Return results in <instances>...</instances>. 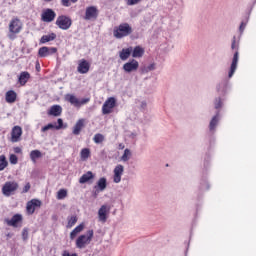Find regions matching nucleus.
I'll return each mask as SVG.
<instances>
[{
    "label": "nucleus",
    "instance_id": "10",
    "mask_svg": "<svg viewBox=\"0 0 256 256\" xmlns=\"http://www.w3.org/2000/svg\"><path fill=\"white\" fill-rule=\"evenodd\" d=\"M99 17V10L96 6H90L86 8L84 19L85 21H95Z\"/></svg>",
    "mask_w": 256,
    "mask_h": 256
},
{
    "label": "nucleus",
    "instance_id": "34",
    "mask_svg": "<svg viewBox=\"0 0 256 256\" xmlns=\"http://www.w3.org/2000/svg\"><path fill=\"white\" fill-rule=\"evenodd\" d=\"M9 163L7 162V157L5 155L0 156V171H3Z\"/></svg>",
    "mask_w": 256,
    "mask_h": 256
},
{
    "label": "nucleus",
    "instance_id": "8",
    "mask_svg": "<svg viewBox=\"0 0 256 256\" xmlns=\"http://www.w3.org/2000/svg\"><path fill=\"white\" fill-rule=\"evenodd\" d=\"M55 17H57V13L51 8H46L41 13V21H43V23H53Z\"/></svg>",
    "mask_w": 256,
    "mask_h": 256
},
{
    "label": "nucleus",
    "instance_id": "41",
    "mask_svg": "<svg viewBox=\"0 0 256 256\" xmlns=\"http://www.w3.org/2000/svg\"><path fill=\"white\" fill-rule=\"evenodd\" d=\"M49 129H55V125L48 124V125L42 127L41 131H42V133H46V131H49Z\"/></svg>",
    "mask_w": 256,
    "mask_h": 256
},
{
    "label": "nucleus",
    "instance_id": "21",
    "mask_svg": "<svg viewBox=\"0 0 256 256\" xmlns=\"http://www.w3.org/2000/svg\"><path fill=\"white\" fill-rule=\"evenodd\" d=\"M132 52L133 47L124 48L119 52V57L122 61H127V59L131 57Z\"/></svg>",
    "mask_w": 256,
    "mask_h": 256
},
{
    "label": "nucleus",
    "instance_id": "47",
    "mask_svg": "<svg viewBox=\"0 0 256 256\" xmlns=\"http://www.w3.org/2000/svg\"><path fill=\"white\" fill-rule=\"evenodd\" d=\"M62 256H77V253L70 254L69 251L64 250Z\"/></svg>",
    "mask_w": 256,
    "mask_h": 256
},
{
    "label": "nucleus",
    "instance_id": "42",
    "mask_svg": "<svg viewBox=\"0 0 256 256\" xmlns=\"http://www.w3.org/2000/svg\"><path fill=\"white\" fill-rule=\"evenodd\" d=\"M57 123H58V125H57V126H54L55 129H56L57 131H59V129H63V119L59 118V119L57 120Z\"/></svg>",
    "mask_w": 256,
    "mask_h": 256
},
{
    "label": "nucleus",
    "instance_id": "6",
    "mask_svg": "<svg viewBox=\"0 0 256 256\" xmlns=\"http://www.w3.org/2000/svg\"><path fill=\"white\" fill-rule=\"evenodd\" d=\"M55 23L62 31H67V29H70L71 25H73L71 18L65 15L58 16Z\"/></svg>",
    "mask_w": 256,
    "mask_h": 256
},
{
    "label": "nucleus",
    "instance_id": "7",
    "mask_svg": "<svg viewBox=\"0 0 256 256\" xmlns=\"http://www.w3.org/2000/svg\"><path fill=\"white\" fill-rule=\"evenodd\" d=\"M117 106V100L114 97L108 98L102 105V115H110Z\"/></svg>",
    "mask_w": 256,
    "mask_h": 256
},
{
    "label": "nucleus",
    "instance_id": "50",
    "mask_svg": "<svg viewBox=\"0 0 256 256\" xmlns=\"http://www.w3.org/2000/svg\"><path fill=\"white\" fill-rule=\"evenodd\" d=\"M46 3H51L53 0H44Z\"/></svg>",
    "mask_w": 256,
    "mask_h": 256
},
{
    "label": "nucleus",
    "instance_id": "35",
    "mask_svg": "<svg viewBox=\"0 0 256 256\" xmlns=\"http://www.w3.org/2000/svg\"><path fill=\"white\" fill-rule=\"evenodd\" d=\"M65 197H67V189H60L57 192V199L62 200V199H65Z\"/></svg>",
    "mask_w": 256,
    "mask_h": 256
},
{
    "label": "nucleus",
    "instance_id": "5",
    "mask_svg": "<svg viewBox=\"0 0 256 256\" xmlns=\"http://www.w3.org/2000/svg\"><path fill=\"white\" fill-rule=\"evenodd\" d=\"M19 189V183L16 181H7L2 186V194L4 197H11V195H15L17 190Z\"/></svg>",
    "mask_w": 256,
    "mask_h": 256
},
{
    "label": "nucleus",
    "instance_id": "45",
    "mask_svg": "<svg viewBox=\"0 0 256 256\" xmlns=\"http://www.w3.org/2000/svg\"><path fill=\"white\" fill-rule=\"evenodd\" d=\"M31 189V184L30 183H26V185L24 186L22 193H29V190Z\"/></svg>",
    "mask_w": 256,
    "mask_h": 256
},
{
    "label": "nucleus",
    "instance_id": "14",
    "mask_svg": "<svg viewBox=\"0 0 256 256\" xmlns=\"http://www.w3.org/2000/svg\"><path fill=\"white\" fill-rule=\"evenodd\" d=\"M66 101H68V103H71V105H74V107H81V105L89 103V99H83L82 101H79L73 94H68L66 96Z\"/></svg>",
    "mask_w": 256,
    "mask_h": 256
},
{
    "label": "nucleus",
    "instance_id": "27",
    "mask_svg": "<svg viewBox=\"0 0 256 256\" xmlns=\"http://www.w3.org/2000/svg\"><path fill=\"white\" fill-rule=\"evenodd\" d=\"M94 189H98L99 191H105V189H107V178H100L97 184L94 186Z\"/></svg>",
    "mask_w": 256,
    "mask_h": 256
},
{
    "label": "nucleus",
    "instance_id": "19",
    "mask_svg": "<svg viewBox=\"0 0 256 256\" xmlns=\"http://www.w3.org/2000/svg\"><path fill=\"white\" fill-rule=\"evenodd\" d=\"M83 127H85V119L81 118L76 122V124L73 127V135H80L81 131L83 130Z\"/></svg>",
    "mask_w": 256,
    "mask_h": 256
},
{
    "label": "nucleus",
    "instance_id": "46",
    "mask_svg": "<svg viewBox=\"0 0 256 256\" xmlns=\"http://www.w3.org/2000/svg\"><path fill=\"white\" fill-rule=\"evenodd\" d=\"M14 153L19 155L23 153V150L21 149V147L17 146V147H14Z\"/></svg>",
    "mask_w": 256,
    "mask_h": 256
},
{
    "label": "nucleus",
    "instance_id": "33",
    "mask_svg": "<svg viewBox=\"0 0 256 256\" xmlns=\"http://www.w3.org/2000/svg\"><path fill=\"white\" fill-rule=\"evenodd\" d=\"M93 141L99 145V143H103V141H105V136L101 133H97L94 135Z\"/></svg>",
    "mask_w": 256,
    "mask_h": 256
},
{
    "label": "nucleus",
    "instance_id": "2",
    "mask_svg": "<svg viewBox=\"0 0 256 256\" xmlns=\"http://www.w3.org/2000/svg\"><path fill=\"white\" fill-rule=\"evenodd\" d=\"M133 33V28L129 23H121L120 25L114 27L113 35L115 39H123L124 37H129Z\"/></svg>",
    "mask_w": 256,
    "mask_h": 256
},
{
    "label": "nucleus",
    "instance_id": "15",
    "mask_svg": "<svg viewBox=\"0 0 256 256\" xmlns=\"http://www.w3.org/2000/svg\"><path fill=\"white\" fill-rule=\"evenodd\" d=\"M89 69H91V64L85 59H81L78 63L77 71L81 73V75H85L89 73Z\"/></svg>",
    "mask_w": 256,
    "mask_h": 256
},
{
    "label": "nucleus",
    "instance_id": "48",
    "mask_svg": "<svg viewBox=\"0 0 256 256\" xmlns=\"http://www.w3.org/2000/svg\"><path fill=\"white\" fill-rule=\"evenodd\" d=\"M240 32L241 33H243V31H245V24L242 22L241 24H240Z\"/></svg>",
    "mask_w": 256,
    "mask_h": 256
},
{
    "label": "nucleus",
    "instance_id": "16",
    "mask_svg": "<svg viewBox=\"0 0 256 256\" xmlns=\"http://www.w3.org/2000/svg\"><path fill=\"white\" fill-rule=\"evenodd\" d=\"M23 135V129L20 126H14L11 132L12 143H17L21 136Z\"/></svg>",
    "mask_w": 256,
    "mask_h": 256
},
{
    "label": "nucleus",
    "instance_id": "39",
    "mask_svg": "<svg viewBox=\"0 0 256 256\" xmlns=\"http://www.w3.org/2000/svg\"><path fill=\"white\" fill-rule=\"evenodd\" d=\"M149 71H155V63H152L149 66L142 68V73H149Z\"/></svg>",
    "mask_w": 256,
    "mask_h": 256
},
{
    "label": "nucleus",
    "instance_id": "13",
    "mask_svg": "<svg viewBox=\"0 0 256 256\" xmlns=\"http://www.w3.org/2000/svg\"><path fill=\"white\" fill-rule=\"evenodd\" d=\"M123 69L126 73H133V71H137V69H139V62L132 59L123 65Z\"/></svg>",
    "mask_w": 256,
    "mask_h": 256
},
{
    "label": "nucleus",
    "instance_id": "38",
    "mask_svg": "<svg viewBox=\"0 0 256 256\" xmlns=\"http://www.w3.org/2000/svg\"><path fill=\"white\" fill-rule=\"evenodd\" d=\"M9 161L11 165H17V163H19V158L15 154H10Z\"/></svg>",
    "mask_w": 256,
    "mask_h": 256
},
{
    "label": "nucleus",
    "instance_id": "37",
    "mask_svg": "<svg viewBox=\"0 0 256 256\" xmlns=\"http://www.w3.org/2000/svg\"><path fill=\"white\" fill-rule=\"evenodd\" d=\"M131 157V150L125 149L124 154L122 155V161H129Z\"/></svg>",
    "mask_w": 256,
    "mask_h": 256
},
{
    "label": "nucleus",
    "instance_id": "44",
    "mask_svg": "<svg viewBox=\"0 0 256 256\" xmlns=\"http://www.w3.org/2000/svg\"><path fill=\"white\" fill-rule=\"evenodd\" d=\"M127 5H137L138 3H141V0H127Z\"/></svg>",
    "mask_w": 256,
    "mask_h": 256
},
{
    "label": "nucleus",
    "instance_id": "3",
    "mask_svg": "<svg viewBox=\"0 0 256 256\" xmlns=\"http://www.w3.org/2000/svg\"><path fill=\"white\" fill-rule=\"evenodd\" d=\"M231 49L235 50L232 63L230 66V71L228 77L231 78L235 75V71H237V63H239V43L237 42V37H233Z\"/></svg>",
    "mask_w": 256,
    "mask_h": 256
},
{
    "label": "nucleus",
    "instance_id": "51",
    "mask_svg": "<svg viewBox=\"0 0 256 256\" xmlns=\"http://www.w3.org/2000/svg\"><path fill=\"white\" fill-rule=\"evenodd\" d=\"M36 69H39V63L36 65Z\"/></svg>",
    "mask_w": 256,
    "mask_h": 256
},
{
    "label": "nucleus",
    "instance_id": "22",
    "mask_svg": "<svg viewBox=\"0 0 256 256\" xmlns=\"http://www.w3.org/2000/svg\"><path fill=\"white\" fill-rule=\"evenodd\" d=\"M6 103H15L17 101V92L14 90H9L5 94Z\"/></svg>",
    "mask_w": 256,
    "mask_h": 256
},
{
    "label": "nucleus",
    "instance_id": "11",
    "mask_svg": "<svg viewBox=\"0 0 256 256\" xmlns=\"http://www.w3.org/2000/svg\"><path fill=\"white\" fill-rule=\"evenodd\" d=\"M41 207V200L32 199L26 204V213L27 215H33L35 213V209H39Z\"/></svg>",
    "mask_w": 256,
    "mask_h": 256
},
{
    "label": "nucleus",
    "instance_id": "23",
    "mask_svg": "<svg viewBox=\"0 0 256 256\" xmlns=\"http://www.w3.org/2000/svg\"><path fill=\"white\" fill-rule=\"evenodd\" d=\"M145 55V49L141 46H136L134 49L132 48V57L134 59H139Z\"/></svg>",
    "mask_w": 256,
    "mask_h": 256
},
{
    "label": "nucleus",
    "instance_id": "9",
    "mask_svg": "<svg viewBox=\"0 0 256 256\" xmlns=\"http://www.w3.org/2000/svg\"><path fill=\"white\" fill-rule=\"evenodd\" d=\"M5 223L8 225V227H21L23 225V215L15 214L11 219H5Z\"/></svg>",
    "mask_w": 256,
    "mask_h": 256
},
{
    "label": "nucleus",
    "instance_id": "32",
    "mask_svg": "<svg viewBox=\"0 0 256 256\" xmlns=\"http://www.w3.org/2000/svg\"><path fill=\"white\" fill-rule=\"evenodd\" d=\"M77 216H70L68 217V223L66 225L67 229H71V227L75 226V224L77 223Z\"/></svg>",
    "mask_w": 256,
    "mask_h": 256
},
{
    "label": "nucleus",
    "instance_id": "1",
    "mask_svg": "<svg viewBox=\"0 0 256 256\" xmlns=\"http://www.w3.org/2000/svg\"><path fill=\"white\" fill-rule=\"evenodd\" d=\"M23 21L19 17H13L8 23L7 37L10 41H15L17 35L23 31Z\"/></svg>",
    "mask_w": 256,
    "mask_h": 256
},
{
    "label": "nucleus",
    "instance_id": "17",
    "mask_svg": "<svg viewBox=\"0 0 256 256\" xmlns=\"http://www.w3.org/2000/svg\"><path fill=\"white\" fill-rule=\"evenodd\" d=\"M109 211H111V208L109 206L102 205L98 211L99 221H102V223H106L107 215H109Z\"/></svg>",
    "mask_w": 256,
    "mask_h": 256
},
{
    "label": "nucleus",
    "instance_id": "43",
    "mask_svg": "<svg viewBox=\"0 0 256 256\" xmlns=\"http://www.w3.org/2000/svg\"><path fill=\"white\" fill-rule=\"evenodd\" d=\"M223 103L221 102V98H217L215 101V109H221Z\"/></svg>",
    "mask_w": 256,
    "mask_h": 256
},
{
    "label": "nucleus",
    "instance_id": "40",
    "mask_svg": "<svg viewBox=\"0 0 256 256\" xmlns=\"http://www.w3.org/2000/svg\"><path fill=\"white\" fill-rule=\"evenodd\" d=\"M22 239L24 241H27V239H29V230L27 228H24L22 231Z\"/></svg>",
    "mask_w": 256,
    "mask_h": 256
},
{
    "label": "nucleus",
    "instance_id": "29",
    "mask_svg": "<svg viewBox=\"0 0 256 256\" xmlns=\"http://www.w3.org/2000/svg\"><path fill=\"white\" fill-rule=\"evenodd\" d=\"M41 157H43V154L39 150H32L30 152V159L34 163H37V159H41Z\"/></svg>",
    "mask_w": 256,
    "mask_h": 256
},
{
    "label": "nucleus",
    "instance_id": "31",
    "mask_svg": "<svg viewBox=\"0 0 256 256\" xmlns=\"http://www.w3.org/2000/svg\"><path fill=\"white\" fill-rule=\"evenodd\" d=\"M218 123H219V115H216L210 121V125H209L210 131H215V127H217Z\"/></svg>",
    "mask_w": 256,
    "mask_h": 256
},
{
    "label": "nucleus",
    "instance_id": "24",
    "mask_svg": "<svg viewBox=\"0 0 256 256\" xmlns=\"http://www.w3.org/2000/svg\"><path fill=\"white\" fill-rule=\"evenodd\" d=\"M61 113H63V108H61V106H59V105H53L50 108L48 115H52L53 117H59V115H61Z\"/></svg>",
    "mask_w": 256,
    "mask_h": 256
},
{
    "label": "nucleus",
    "instance_id": "18",
    "mask_svg": "<svg viewBox=\"0 0 256 256\" xmlns=\"http://www.w3.org/2000/svg\"><path fill=\"white\" fill-rule=\"evenodd\" d=\"M29 79H31V74L27 71H23L18 77V83L21 85V87H25V85H27L29 82Z\"/></svg>",
    "mask_w": 256,
    "mask_h": 256
},
{
    "label": "nucleus",
    "instance_id": "20",
    "mask_svg": "<svg viewBox=\"0 0 256 256\" xmlns=\"http://www.w3.org/2000/svg\"><path fill=\"white\" fill-rule=\"evenodd\" d=\"M123 165L119 164L114 168V183H121V175H123Z\"/></svg>",
    "mask_w": 256,
    "mask_h": 256
},
{
    "label": "nucleus",
    "instance_id": "4",
    "mask_svg": "<svg viewBox=\"0 0 256 256\" xmlns=\"http://www.w3.org/2000/svg\"><path fill=\"white\" fill-rule=\"evenodd\" d=\"M93 230H88L87 234H82L76 239V247L77 249H85L87 245L93 241Z\"/></svg>",
    "mask_w": 256,
    "mask_h": 256
},
{
    "label": "nucleus",
    "instance_id": "26",
    "mask_svg": "<svg viewBox=\"0 0 256 256\" xmlns=\"http://www.w3.org/2000/svg\"><path fill=\"white\" fill-rule=\"evenodd\" d=\"M91 179H95V175H93V172L88 171L85 174H83L80 179H79V183L81 184H85L89 181H91Z\"/></svg>",
    "mask_w": 256,
    "mask_h": 256
},
{
    "label": "nucleus",
    "instance_id": "36",
    "mask_svg": "<svg viewBox=\"0 0 256 256\" xmlns=\"http://www.w3.org/2000/svg\"><path fill=\"white\" fill-rule=\"evenodd\" d=\"M79 0H61L63 7H71V3H77Z\"/></svg>",
    "mask_w": 256,
    "mask_h": 256
},
{
    "label": "nucleus",
    "instance_id": "30",
    "mask_svg": "<svg viewBox=\"0 0 256 256\" xmlns=\"http://www.w3.org/2000/svg\"><path fill=\"white\" fill-rule=\"evenodd\" d=\"M80 157L82 161H87L91 157V150L89 148H84L80 152Z\"/></svg>",
    "mask_w": 256,
    "mask_h": 256
},
{
    "label": "nucleus",
    "instance_id": "28",
    "mask_svg": "<svg viewBox=\"0 0 256 256\" xmlns=\"http://www.w3.org/2000/svg\"><path fill=\"white\" fill-rule=\"evenodd\" d=\"M83 229H85V225L83 224H79L78 226H76L70 233V239L73 241V239H75V237H77V235H79V233H81Z\"/></svg>",
    "mask_w": 256,
    "mask_h": 256
},
{
    "label": "nucleus",
    "instance_id": "49",
    "mask_svg": "<svg viewBox=\"0 0 256 256\" xmlns=\"http://www.w3.org/2000/svg\"><path fill=\"white\" fill-rule=\"evenodd\" d=\"M102 191L99 189H94V196L97 197Z\"/></svg>",
    "mask_w": 256,
    "mask_h": 256
},
{
    "label": "nucleus",
    "instance_id": "12",
    "mask_svg": "<svg viewBox=\"0 0 256 256\" xmlns=\"http://www.w3.org/2000/svg\"><path fill=\"white\" fill-rule=\"evenodd\" d=\"M55 53H57L56 47L43 46L38 50V57H41V58L51 57V55H55Z\"/></svg>",
    "mask_w": 256,
    "mask_h": 256
},
{
    "label": "nucleus",
    "instance_id": "25",
    "mask_svg": "<svg viewBox=\"0 0 256 256\" xmlns=\"http://www.w3.org/2000/svg\"><path fill=\"white\" fill-rule=\"evenodd\" d=\"M55 39H57V34L52 32L48 35H43L40 39V43L42 45H45V43H49L50 41H55Z\"/></svg>",
    "mask_w": 256,
    "mask_h": 256
}]
</instances>
